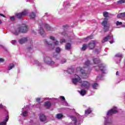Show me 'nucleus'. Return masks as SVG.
<instances>
[{"mask_svg":"<svg viewBox=\"0 0 125 125\" xmlns=\"http://www.w3.org/2000/svg\"><path fill=\"white\" fill-rule=\"evenodd\" d=\"M93 62L94 64H98V66H95V69L98 74H100V72L103 74H106L107 69L106 68V64H104V63L102 62V61L99 58H95L94 57H93Z\"/></svg>","mask_w":125,"mask_h":125,"instance_id":"nucleus-1","label":"nucleus"},{"mask_svg":"<svg viewBox=\"0 0 125 125\" xmlns=\"http://www.w3.org/2000/svg\"><path fill=\"white\" fill-rule=\"evenodd\" d=\"M29 29L28 26L26 24H22L21 26L18 27H14L11 30V32L14 36H18L20 33L25 34L28 32Z\"/></svg>","mask_w":125,"mask_h":125,"instance_id":"nucleus-2","label":"nucleus"},{"mask_svg":"<svg viewBox=\"0 0 125 125\" xmlns=\"http://www.w3.org/2000/svg\"><path fill=\"white\" fill-rule=\"evenodd\" d=\"M117 107L114 106L111 109L109 110L106 114V117H104V125H112L113 121L111 117L109 116H112L114 114H117L118 111L117 110Z\"/></svg>","mask_w":125,"mask_h":125,"instance_id":"nucleus-3","label":"nucleus"},{"mask_svg":"<svg viewBox=\"0 0 125 125\" xmlns=\"http://www.w3.org/2000/svg\"><path fill=\"white\" fill-rule=\"evenodd\" d=\"M62 29L63 30V31L61 33V35H62V36H63V37H65L66 40L64 39H61L60 43H64L66 42H72V40H73V37L72 36H68V34H67L66 33L67 30H68V29H69V25H68V24L63 25Z\"/></svg>","mask_w":125,"mask_h":125,"instance_id":"nucleus-4","label":"nucleus"},{"mask_svg":"<svg viewBox=\"0 0 125 125\" xmlns=\"http://www.w3.org/2000/svg\"><path fill=\"white\" fill-rule=\"evenodd\" d=\"M40 22L39 24L40 29L38 32L42 37L45 36V32L43 28V27L46 29V31H54V29L49 26V25L46 23H43L42 21H40Z\"/></svg>","mask_w":125,"mask_h":125,"instance_id":"nucleus-5","label":"nucleus"},{"mask_svg":"<svg viewBox=\"0 0 125 125\" xmlns=\"http://www.w3.org/2000/svg\"><path fill=\"white\" fill-rule=\"evenodd\" d=\"M77 117H73V116H69V118L71 119L72 122H74V124L69 123L68 125H80L83 122L84 118H85L86 116H81L80 114L77 115Z\"/></svg>","mask_w":125,"mask_h":125,"instance_id":"nucleus-6","label":"nucleus"},{"mask_svg":"<svg viewBox=\"0 0 125 125\" xmlns=\"http://www.w3.org/2000/svg\"><path fill=\"white\" fill-rule=\"evenodd\" d=\"M43 60L44 63L47 64V65H49V66H51V67L54 68V67L57 66V65H56L55 64V62L52 61V59H51V58H49V57L46 55H45L43 56Z\"/></svg>","mask_w":125,"mask_h":125,"instance_id":"nucleus-7","label":"nucleus"},{"mask_svg":"<svg viewBox=\"0 0 125 125\" xmlns=\"http://www.w3.org/2000/svg\"><path fill=\"white\" fill-rule=\"evenodd\" d=\"M108 19L104 18L101 24L103 27V30L104 32H108L109 29H110V24L108 23Z\"/></svg>","mask_w":125,"mask_h":125,"instance_id":"nucleus-8","label":"nucleus"},{"mask_svg":"<svg viewBox=\"0 0 125 125\" xmlns=\"http://www.w3.org/2000/svg\"><path fill=\"white\" fill-rule=\"evenodd\" d=\"M109 40L112 41H110V43H111V44L115 42V41H114V36H113L112 35L108 34L106 37H105L102 40V42L104 43V42H108Z\"/></svg>","mask_w":125,"mask_h":125,"instance_id":"nucleus-9","label":"nucleus"},{"mask_svg":"<svg viewBox=\"0 0 125 125\" xmlns=\"http://www.w3.org/2000/svg\"><path fill=\"white\" fill-rule=\"evenodd\" d=\"M45 43L46 45H47L48 47H49L50 49H54L55 48V46H57V45H59V42L56 41L55 42H53V43H49V42H47V41L45 40Z\"/></svg>","mask_w":125,"mask_h":125,"instance_id":"nucleus-10","label":"nucleus"},{"mask_svg":"<svg viewBox=\"0 0 125 125\" xmlns=\"http://www.w3.org/2000/svg\"><path fill=\"white\" fill-rule=\"evenodd\" d=\"M28 12L29 11L28 10H24L22 11L21 13L17 14L16 15V16L19 19H21V18H23V17L27 16L28 15Z\"/></svg>","mask_w":125,"mask_h":125,"instance_id":"nucleus-11","label":"nucleus"},{"mask_svg":"<svg viewBox=\"0 0 125 125\" xmlns=\"http://www.w3.org/2000/svg\"><path fill=\"white\" fill-rule=\"evenodd\" d=\"M81 87L84 89L88 90L89 87H90V83L87 81H83L81 84Z\"/></svg>","mask_w":125,"mask_h":125,"instance_id":"nucleus-12","label":"nucleus"},{"mask_svg":"<svg viewBox=\"0 0 125 125\" xmlns=\"http://www.w3.org/2000/svg\"><path fill=\"white\" fill-rule=\"evenodd\" d=\"M115 57L116 64H120V63H121V61L123 59V54L121 53L116 54Z\"/></svg>","mask_w":125,"mask_h":125,"instance_id":"nucleus-13","label":"nucleus"},{"mask_svg":"<svg viewBox=\"0 0 125 125\" xmlns=\"http://www.w3.org/2000/svg\"><path fill=\"white\" fill-rule=\"evenodd\" d=\"M80 72L82 74V77L83 79H87V78H88V76H89V72H86L83 68H81L80 69Z\"/></svg>","mask_w":125,"mask_h":125,"instance_id":"nucleus-14","label":"nucleus"},{"mask_svg":"<svg viewBox=\"0 0 125 125\" xmlns=\"http://www.w3.org/2000/svg\"><path fill=\"white\" fill-rule=\"evenodd\" d=\"M72 83L74 84H77L78 83H82V79H81V77L78 76L77 78L72 79Z\"/></svg>","mask_w":125,"mask_h":125,"instance_id":"nucleus-15","label":"nucleus"},{"mask_svg":"<svg viewBox=\"0 0 125 125\" xmlns=\"http://www.w3.org/2000/svg\"><path fill=\"white\" fill-rule=\"evenodd\" d=\"M6 118L3 122L0 123V125H6V123L8 122V120H9V117L8 116V112L6 111Z\"/></svg>","mask_w":125,"mask_h":125,"instance_id":"nucleus-16","label":"nucleus"},{"mask_svg":"<svg viewBox=\"0 0 125 125\" xmlns=\"http://www.w3.org/2000/svg\"><path fill=\"white\" fill-rule=\"evenodd\" d=\"M95 42L94 41H92L91 42H89L88 47L89 49L91 50L93 49L95 47Z\"/></svg>","mask_w":125,"mask_h":125,"instance_id":"nucleus-17","label":"nucleus"},{"mask_svg":"<svg viewBox=\"0 0 125 125\" xmlns=\"http://www.w3.org/2000/svg\"><path fill=\"white\" fill-rule=\"evenodd\" d=\"M40 120L41 122H42V123H47V121H46V117L44 114H40Z\"/></svg>","mask_w":125,"mask_h":125,"instance_id":"nucleus-18","label":"nucleus"},{"mask_svg":"<svg viewBox=\"0 0 125 125\" xmlns=\"http://www.w3.org/2000/svg\"><path fill=\"white\" fill-rule=\"evenodd\" d=\"M28 42V38L27 37L21 38L19 40V42L21 44H23V43H25V42Z\"/></svg>","mask_w":125,"mask_h":125,"instance_id":"nucleus-19","label":"nucleus"},{"mask_svg":"<svg viewBox=\"0 0 125 125\" xmlns=\"http://www.w3.org/2000/svg\"><path fill=\"white\" fill-rule=\"evenodd\" d=\"M36 102H38V104L35 105V107H36V108H41V105H42V102H41V98H37L36 99Z\"/></svg>","mask_w":125,"mask_h":125,"instance_id":"nucleus-20","label":"nucleus"},{"mask_svg":"<svg viewBox=\"0 0 125 125\" xmlns=\"http://www.w3.org/2000/svg\"><path fill=\"white\" fill-rule=\"evenodd\" d=\"M84 66L85 67V68H88V67H90V66H91V65H92V63L91 62H90V61L87 60L84 63Z\"/></svg>","mask_w":125,"mask_h":125,"instance_id":"nucleus-21","label":"nucleus"},{"mask_svg":"<svg viewBox=\"0 0 125 125\" xmlns=\"http://www.w3.org/2000/svg\"><path fill=\"white\" fill-rule=\"evenodd\" d=\"M37 15V11L32 12L29 14V17L31 19H35Z\"/></svg>","mask_w":125,"mask_h":125,"instance_id":"nucleus-22","label":"nucleus"},{"mask_svg":"<svg viewBox=\"0 0 125 125\" xmlns=\"http://www.w3.org/2000/svg\"><path fill=\"white\" fill-rule=\"evenodd\" d=\"M63 7H64V9H67V8H69L70 6H71V4H70V3L69 2H64L63 4Z\"/></svg>","mask_w":125,"mask_h":125,"instance_id":"nucleus-23","label":"nucleus"},{"mask_svg":"<svg viewBox=\"0 0 125 125\" xmlns=\"http://www.w3.org/2000/svg\"><path fill=\"white\" fill-rule=\"evenodd\" d=\"M65 73H67V74H70V75H72L75 72V70L74 68H68L67 70H66L64 71Z\"/></svg>","mask_w":125,"mask_h":125,"instance_id":"nucleus-24","label":"nucleus"},{"mask_svg":"<svg viewBox=\"0 0 125 125\" xmlns=\"http://www.w3.org/2000/svg\"><path fill=\"white\" fill-rule=\"evenodd\" d=\"M44 106L46 109H49L50 107H51V103L49 101H47L44 103Z\"/></svg>","mask_w":125,"mask_h":125,"instance_id":"nucleus-25","label":"nucleus"},{"mask_svg":"<svg viewBox=\"0 0 125 125\" xmlns=\"http://www.w3.org/2000/svg\"><path fill=\"white\" fill-rule=\"evenodd\" d=\"M78 92L82 96H84L86 94V92L83 89H82L81 91H78Z\"/></svg>","mask_w":125,"mask_h":125,"instance_id":"nucleus-26","label":"nucleus"},{"mask_svg":"<svg viewBox=\"0 0 125 125\" xmlns=\"http://www.w3.org/2000/svg\"><path fill=\"white\" fill-rule=\"evenodd\" d=\"M104 77V75H103V74L97 76L96 78V81L99 82V81H100V80L102 81V80H103Z\"/></svg>","mask_w":125,"mask_h":125,"instance_id":"nucleus-27","label":"nucleus"},{"mask_svg":"<svg viewBox=\"0 0 125 125\" xmlns=\"http://www.w3.org/2000/svg\"><path fill=\"white\" fill-rule=\"evenodd\" d=\"M63 114L61 113H58L56 116V118L58 119V120H61V119L63 118Z\"/></svg>","mask_w":125,"mask_h":125,"instance_id":"nucleus-28","label":"nucleus"},{"mask_svg":"<svg viewBox=\"0 0 125 125\" xmlns=\"http://www.w3.org/2000/svg\"><path fill=\"white\" fill-rule=\"evenodd\" d=\"M91 112H92V110L90 108H88L85 111V115H89L91 114Z\"/></svg>","mask_w":125,"mask_h":125,"instance_id":"nucleus-29","label":"nucleus"},{"mask_svg":"<svg viewBox=\"0 0 125 125\" xmlns=\"http://www.w3.org/2000/svg\"><path fill=\"white\" fill-rule=\"evenodd\" d=\"M34 64H35V65H37V66H39V67H41V68H42V63L39 62V61H36V60L34 61Z\"/></svg>","mask_w":125,"mask_h":125,"instance_id":"nucleus-30","label":"nucleus"},{"mask_svg":"<svg viewBox=\"0 0 125 125\" xmlns=\"http://www.w3.org/2000/svg\"><path fill=\"white\" fill-rule=\"evenodd\" d=\"M27 50L29 53H31V52H33V45H31L30 46H28L27 48Z\"/></svg>","mask_w":125,"mask_h":125,"instance_id":"nucleus-31","label":"nucleus"},{"mask_svg":"<svg viewBox=\"0 0 125 125\" xmlns=\"http://www.w3.org/2000/svg\"><path fill=\"white\" fill-rule=\"evenodd\" d=\"M23 110H24V108H23L22 109L21 114H22L23 117H27V116H28V112H27V111H24Z\"/></svg>","mask_w":125,"mask_h":125,"instance_id":"nucleus-32","label":"nucleus"},{"mask_svg":"<svg viewBox=\"0 0 125 125\" xmlns=\"http://www.w3.org/2000/svg\"><path fill=\"white\" fill-rule=\"evenodd\" d=\"M125 17V12L122 13L117 15V18H122Z\"/></svg>","mask_w":125,"mask_h":125,"instance_id":"nucleus-33","label":"nucleus"},{"mask_svg":"<svg viewBox=\"0 0 125 125\" xmlns=\"http://www.w3.org/2000/svg\"><path fill=\"white\" fill-rule=\"evenodd\" d=\"M70 48H71V43H67L65 45V49L66 50H70Z\"/></svg>","mask_w":125,"mask_h":125,"instance_id":"nucleus-34","label":"nucleus"},{"mask_svg":"<svg viewBox=\"0 0 125 125\" xmlns=\"http://www.w3.org/2000/svg\"><path fill=\"white\" fill-rule=\"evenodd\" d=\"M67 62V60L64 58H62L60 60V63L61 64H65Z\"/></svg>","mask_w":125,"mask_h":125,"instance_id":"nucleus-35","label":"nucleus"},{"mask_svg":"<svg viewBox=\"0 0 125 125\" xmlns=\"http://www.w3.org/2000/svg\"><path fill=\"white\" fill-rule=\"evenodd\" d=\"M15 65L13 63H10L9 66L8 67L7 70L10 71V70H11V69H13L14 68Z\"/></svg>","mask_w":125,"mask_h":125,"instance_id":"nucleus-36","label":"nucleus"},{"mask_svg":"<svg viewBox=\"0 0 125 125\" xmlns=\"http://www.w3.org/2000/svg\"><path fill=\"white\" fill-rule=\"evenodd\" d=\"M87 47H88V45H87V44H83L81 49L83 51H84V50H85Z\"/></svg>","mask_w":125,"mask_h":125,"instance_id":"nucleus-37","label":"nucleus"},{"mask_svg":"<svg viewBox=\"0 0 125 125\" xmlns=\"http://www.w3.org/2000/svg\"><path fill=\"white\" fill-rule=\"evenodd\" d=\"M93 36L91 35L87 37L86 38H83V41H88V40H92Z\"/></svg>","mask_w":125,"mask_h":125,"instance_id":"nucleus-38","label":"nucleus"},{"mask_svg":"<svg viewBox=\"0 0 125 125\" xmlns=\"http://www.w3.org/2000/svg\"><path fill=\"white\" fill-rule=\"evenodd\" d=\"M92 87L93 89H97V87H98V84L97 83H94L92 85Z\"/></svg>","mask_w":125,"mask_h":125,"instance_id":"nucleus-39","label":"nucleus"},{"mask_svg":"<svg viewBox=\"0 0 125 125\" xmlns=\"http://www.w3.org/2000/svg\"><path fill=\"white\" fill-rule=\"evenodd\" d=\"M125 0H120L117 1V4H122V3H125Z\"/></svg>","mask_w":125,"mask_h":125,"instance_id":"nucleus-40","label":"nucleus"},{"mask_svg":"<svg viewBox=\"0 0 125 125\" xmlns=\"http://www.w3.org/2000/svg\"><path fill=\"white\" fill-rule=\"evenodd\" d=\"M62 105H63L64 106H69V104H68L67 101H66V100H65V101H63V102L62 103Z\"/></svg>","mask_w":125,"mask_h":125,"instance_id":"nucleus-41","label":"nucleus"},{"mask_svg":"<svg viewBox=\"0 0 125 125\" xmlns=\"http://www.w3.org/2000/svg\"><path fill=\"white\" fill-rule=\"evenodd\" d=\"M53 57H54V58H55L56 59L58 60V59H59V58H60V55H59L58 54L55 55L53 56Z\"/></svg>","mask_w":125,"mask_h":125,"instance_id":"nucleus-42","label":"nucleus"},{"mask_svg":"<svg viewBox=\"0 0 125 125\" xmlns=\"http://www.w3.org/2000/svg\"><path fill=\"white\" fill-rule=\"evenodd\" d=\"M103 15H104V17H105V18H107V17H108V12H104Z\"/></svg>","mask_w":125,"mask_h":125,"instance_id":"nucleus-43","label":"nucleus"},{"mask_svg":"<svg viewBox=\"0 0 125 125\" xmlns=\"http://www.w3.org/2000/svg\"><path fill=\"white\" fill-rule=\"evenodd\" d=\"M122 24H123V22H120L119 21H117L116 23V26H120V25H122Z\"/></svg>","mask_w":125,"mask_h":125,"instance_id":"nucleus-44","label":"nucleus"},{"mask_svg":"<svg viewBox=\"0 0 125 125\" xmlns=\"http://www.w3.org/2000/svg\"><path fill=\"white\" fill-rule=\"evenodd\" d=\"M60 51H61L60 48H59V47L56 48V52L57 53H59V52H60Z\"/></svg>","mask_w":125,"mask_h":125,"instance_id":"nucleus-45","label":"nucleus"},{"mask_svg":"<svg viewBox=\"0 0 125 125\" xmlns=\"http://www.w3.org/2000/svg\"><path fill=\"white\" fill-rule=\"evenodd\" d=\"M11 43L13 44L14 45H15L16 44V40H12L11 42Z\"/></svg>","mask_w":125,"mask_h":125,"instance_id":"nucleus-46","label":"nucleus"},{"mask_svg":"<svg viewBox=\"0 0 125 125\" xmlns=\"http://www.w3.org/2000/svg\"><path fill=\"white\" fill-rule=\"evenodd\" d=\"M48 16H49V14H48V13H45L44 16H43V19L45 17H48Z\"/></svg>","mask_w":125,"mask_h":125,"instance_id":"nucleus-47","label":"nucleus"},{"mask_svg":"<svg viewBox=\"0 0 125 125\" xmlns=\"http://www.w3.org/2000/svg\"><path fill=\"white\" fill-rule=\"evenodd\" d=\"M99 52H100V50H98L97 49H96L95 50V53L96 54H99Z\"/></svg>","mask_w":125,"mask_h":125,"instance_id":"nucleus-48","label":"nucleus"},{"mask_svg":"<svg viewBox=\"0 0 125 125\" xmlns=\"http://www.w3.org/2000/svg\"><path fill=\"white\" fill-rule=\"evenodd\" d=\"M60 98L61 100H63V101H65V100H66L65 99V97L64 96H61L60 97Z\"/></svg>","mask_w":125,"mask_h":125,"instance_id":"nucleus-49","label":"nucleus"},{"mask_svg":"<svg viewBox=\"0 0 125 125\" xmlns=\"http://www.w3.org/2000/svg\"><path fill=\"white\" fill-rule=\"evenodd\" d=\"M11 21H14L15 20V17L13 16L10 18Z\"/></svg>","mask_w":125,"mask_h":125,"instance_id":"nucleus-50","label":"nucleus"},{"mask_svg":"<svg viewBox=\"0 0 125 125\" xmlns=\"http://www.w3.org/2000/svg\"><path fill=\"white\" fill-rule=\"evenodd\" d=\"M50 39L52 41H55V37L53 36H50Z\"/></svg>","mask_w":125,"mask_h":125,"instance_id":"nucleus-51","label":"nucleus"},{"mask_svg":"<svg viewBox=\"0 0 125 125\" xmlns=\"http://www.w3.org/2000/svg\"><path fill=\"white\" fill-rule=\"evenodd\" d=\"M4 62V59L2 58H0V63H2Z\"/></svg>","mask_w":125,"mask_h":125,"instance_id":"nucleus-52","label":"nucleus"},{"mask_svg":"<svg viewBox=\"0 0 125 125\" xmlns=\"http://www.w3.org/2000/svg\"><path fill=\"white\" fill-rule=\"evenodd\" d=\"M0 108H1V109L4 108V106H3L2 104H0Z\"/></svg>","mask_w":125,"mask_h":125,"instance_id":"nucleus-53","label":"nucleus"},{"mask_svg":"<svg viewBox=\"0 0 125 125\" xmlns=\"http://www.w3.org/2000/svg\"><path fill=\"white\" fill-rule=\"evenodd\" d=\"M63 11H64V9L61 10V11L59 12V14H62V12H63Z\"/></svg>","mask_w":125,"mask_h":125,"instance_id":"nucleus-54","label":"nucleus"},{"mask_svg":"<svg viewBox=\"0 0 125 125\" xmlns=\"http://www.w3.org/2000/svg\"><path fill=\"white\" fill-rule=\"evenodd\" d=\"M52 100H53L54 101H56V100H58V99H56L55 98H53L51 99Z\"/></svg>","mask_w":125,"mask_h":125,"instance_id":"nucleus-55","label":"nucleus"},{"mask_svg":"<svg viewBox=\"0 0 125 125\" xmlns=\"http://www.w3.org/2000/svg\"><path fill=\"white\" fill-rule=\"evenodd\" d=\"M27 108H29V106L26 105V106L24 107V109H27Z\"/></svg>","mask_w":125,"mask_h":125,"instance_id":"nucleus-56","label":"nucleus"},{"mask_svg":"<svg viewBox=\"0 0 125 125\" xmlns=\"http://www.w3.org/2000/svg\"><path fill=\"white\" fill-rule=\"evenodd\" d=\"M0 16H2L3 17L5 18V16L4 15H3V14H0Z\"/></svg>","mask_w":125,"mask_h":125,"instance_id":"nucleus-57","label":"nucleus"},{"mask_svg":"<svg viewBox=\"0 0 125 125\" xmlns=\"http://www.w3.org/2000/svg\"><path fill=\"white\" fill-rule=\"evenodd\" d=\"M49 99V98H45L44 99L45 100H48Z\"/></svg>","mask_w":125,"mask_h":125,"instance_id":"nucleus-58","label":"nucleus"},{"mask_svg":"<svg viewBox=\"0 0 125 125\" xmlns=\"http://www.w3.org/2000/svg\"><path fill=\"white\" fill-rule=\"evenodd\" d=\"M116 75L118 76L119 75V71H117L116 72Z\"/></svg>","mask_w":125,"mask_h":125,"instance_id":"nucleus-59","label":"nucleus"},{"mask_svg":"<svg viewBox=\"0 0 125 125\" xmlns=\"http://www.w3.org/2000/svg\"><path fill=\"white\" fill-rule=\"evenodd\" d=\"M31 0H26V2H30Z\"/></svg>","mask_w":125,"mask_h":125,"instance_id":"nucleus-60","label":"nucleus"},{"mask_svg":"<svg viewBox=\"0 0 125 125\" xmlns=\"http://www.w3.org/2000/svg\"><path fill=\"white\" fill-rule=\"evenodd\" d=\"M2 21H1V20H0V24H2Z\"/></svg>","mask_w":125,"mask_h":125,"instance_id":"nucleus-61","label":"nucleus"}]
</instances>
